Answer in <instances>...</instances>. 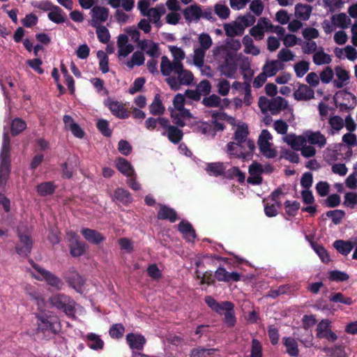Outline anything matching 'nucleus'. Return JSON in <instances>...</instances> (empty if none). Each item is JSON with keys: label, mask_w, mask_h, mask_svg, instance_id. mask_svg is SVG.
<instances>
[{"label": "nucleus", "mask_w": 357, "mask_h": 357, "mask_svg": "<svg viewBox=\"0 0 357 357\" xmlns=\"http://www.w3.org/2000/svg\"><path fill=\"white\" fill-rule=\"evenodd\" d=\"M335 71L337 79L333 80V86L337 89H341L348 83L349 73L341 67H336Z\"/></svg>", "instance_id": "obj_30"}, {"label": "nucleus", "mask_w": 357, "mask_h": 357, "mask_svg": "<svg viewBox=\"0 0 357 357\" xmlns=\"http://www.w3.org/2000/svg\"><path fill=\"white\" fill-rule=\"evenodd\" d=\"M242 43L244 46V52L245 54H252L253 56L259 54L260 50L255 45L251 36L245 35L242 39Z\"/></svg>", "instance_id": "obj_37"}, {"label": "nucleus", "mask_w": 357, "mask_h": 357, "mask_svg": "<svg viewBox=\"0 0 357 357\" xmlns=\"http://www.w3.org/2000/svg\"><path fill=\"white\" fill-rule=\"evenodd\" d=\"M306 143L316 146L318 148H324L327 144V138L320 131L307 130L305 132Z\"/></svg>", "instance_id": "obj_16"}, {"label": "nucleus", "mask_w": 357, "mask_h": 357, "mask_svg": "<svg viewBox=\"0 0 357 357\" xmlns=\"http://www.w3.org/2000/svg\"><path fill=\"white\" fill-rule=\"evenodd\" d=\"M249 135L248 126L245 123L242 125H238L236 128V130L234 132V141L242 146V144L248 139V136Z\"/></svg>", "instance_id": "obj_35"}, {"label": "nucleus", "mask_w": 357, "mask_h": 357, "mask_svg": "<svg viewBox=\"0 0 357 357\" xmlns=\"http://www.w3.org/2000/svg\"><path fill=\"white\" fill-rule=\"evenodd\" d=\"M56 185L52 181L43 182L36 186V190L39 195L45 197L52 195Z\"/></svg>", "instance_id": "obj_40"}, {"label": "nucleus", "mask_w": 357, "mask_h": 357, "mask_svg": "<svg viewBox=\"0 0 357 357\" xmlns=\"http://www.w3.org/2000/svg\"><path fill=\"white\" fill-rule=\"evenodd\" d=\"M169 50L173 56L172 61L177 62L178 63H183V60L185 57V54L184 51L181 47H178L174 45L169 46Z\"/></svg>", "instance_id": "obj_62"}, {"label": "nucleus", "mask_w": 357, "mask_h": 357, "mask_svg": "<svg viewBox=\"0 0 357 357\" xmlns=\"http://www.w3.org/2000/svg\"><path fill=\"white\" fill-rule=\"evenodd\" d=\"M145 58L142 52L137 51L133 53L130 60L126 63L129 69H132L135 66H142L144 64Z\"/></svg>", "instance_id": "obj_51"}, {"label": "nucleus", "mask_w": 357, "mask_h": 357, "mask_svg": "<svg viewBox=\"0 0 357 357\" xmlns=\"http://www.w3.org/2000/svg\"><path fill=\"white\" fill-rule=\"evenodd\" d=\"M215 351L214 349H194L191 351L190 357H210Z\"/></svg>", "instance_id": "obj_64"}, {"label": "nucleus", "mask_w": 357, "mask_h": 357, "mask_svg": "<svg viewBox=\"0 0 357 357\" xmlns=\"http://www.w3.org/2000/svg\"><path fill=\"white\" fill-rule=\"evenodd\" d=\"M330 324L331 322L328 319L321 320L317 326V337L335 342L337 339V336L329 328Z\"/></svg>", "instance_id": "obj_11"}, {"label": "nucleus", "mask_w": 357, "mask_h": 357, "mask_svg": "<svg viewBox=\"0 0 357 357\" xmlns=\"http://www.w3.org/2000/svg\"><path fill=\"white\" fill-rule=\"evenodd\" d=\"M166 13V8L163 4L158 5L154 8H151L144 17H147V20L154 24L158 28L162 26L160 18Z\"/></svg>", "instance_id": "obj_17"}, {"label": "nucleus", "mask_w": 357, "mask_h": 357, "mask_svg": "<svg viewBox=\"0 0 357 357\" xmlns=\"http://www.w3.org/2000/svg\"><path fill=\"white\" fill-rule=\"evenodd\" d=\"M97 57L99 59L100 70L103 73L109 72V58L107 54L102 50L97 52Z\"/></svg>", "instance_id": "obj_60"}, {"label": "nucleus", "mask_w": 357, "mask_h": 357, "mask_svg": "<svg viewBox=\"0 0 357 357\" xmlns=\"http://www.w3.org/2000/svg\"><path fill=\"white\" fill-rule=\"evenodd\" d=\"M66 282L69 285L75 289L77 292L82 294L84 292V279L75 270H70L65 277Z\"/></svg>", "instance_id": "obj_12"}, {"label": "nucleus", "mask_w": 357, "mask_h": 357, "mask_svg": "<svg viewBox=\"0 0 357 357\" xmlns=\"http://www.w3.org/2000/svg\"><path fill=\"white\" fill-rule=\"evenodd\" d=\"M157 125H159L162 128L167 126V119L164 117H159L157 119L150 117L148 118L145 121L146 128L148 130H154Z\"/></svg>", "instance_id": "obj_49"}, {"label": "nucleus", "mask_w": 357, "mask_h": 357, "mask_svg": "<svg viewBox=\"0 0 357 357\" xmlns=\"http://www.w3.org/2000/svg\"><path fill=\"white\" fill-rule=\"evenodd\" d=\"M272 135L268 130H262L258 138V146L261 154L267 158H273L277 155V151L272 147Z\"/></svg>", "instance_id": "obj_6"}, {"label": "nucleus", "mask_w": 357, "mask_h": 357, "mask_svg": "<svg viewBox=\"0 0 357 357\" xmlns=\"http://www.w3.org/2000/svg\"><path fill=\"white\" fill-rule=\"evenodd\" d=\"M328 124L331 126L329 134L331 135L339 132L344 126V120L340 116H333L330 117Z\"/></svg>", "instance_id": "obj_41"}, {"label": "nucleus", "mask_w": 357, "mask_h": 357, "mask_svg": "<svg viewBox=\"0 0 357 357\" xmlns=\"http://www.w3.org/2000/svg\"><path fill=\"white\" fill-rule=\"evenodd\" d=\"M109 9L107 8L96 6L91 10V19L89 24L91 26H97L105 22L109 17Z\"/></svg>", "instance_id": "obj_8"}, {"label": "nucleus", "mask_w": 357, "mask_h": 357, "mask_svg": "<svg viewBox=\"0 0 357 357\" xmlns=\"http://www.w3.org/2000/svg\"><path fill=\"white\" fill-rule=\"evenodd\" d=\"M283 142L287 144L294 151H299L303 145L306 144L305 135H296L294 133H290L282 137Z\"/></svg>", "instance_id": "obj_19"}, {"label": "nucleus", "mask_w": 357, "mask_h": 357, "mask_svg": "<svg viewBox=\"0 0 357 357\" xmlns=\"http://www.w3.org/2000/svg\"><path fill=\"white\" fill-rule=\"evenodd\" d=\"M79 160L77 155H72L67 158L66 161L61 164L62 177L70 178L73 172L78 168Z\"/></svg>", "instance_id": "obj_15"}, {"label": "nucleus", "mask_w": 357, "mask_h": 357, "mask_svg": "<svg viewBox=\"0 0 357 357\" xmlns=\"http://www.w3.org/2000/svg\"><path fill=\"white\" fill-rule=\"evenodd\" d=\"M26 128V123L21 118L14 119L10 123V132L13 136H16L22 132Z\"/></svg>", "instance_id": "obj_47"}, {"label": "nucleus", "mask_w": 357, "mask_h": 357, "mask_svg": "<svg viewBox=\"0 0 357 357\" xmlns=\"http://www.w3.org/2000/svg\"><path fill=\"white\" fill-rule=\"evenodd\" d=\"M333 245L339 252L344 255H347L353 249L351 243L342 240L335 241Z\"/></svg>", "instance_id": "obj_54"}, {"label": "nucleus", "mask_w": 357, "mask_h": 357, "mask_svg": "<svg viewBox=\"0 0 357 357\" xmlns=\"http://www.w3.org/2000/svg\"><path fill=\"white\" fill-rule=\"evenodd\" d=\"M226 167L222 162L208 163L206 167V172L210 176H218L225 174Z\"/></svg>", "instance_id": "obj_43"}, {"label": "nucleus", "mask_w": 357, "mask_h": 357, "mask_svg": "<svg viewBox=\"0 0 357 357\" xmlns=\"http://www.w3.org/2000/svg\"><path fill=\"white\" fill-rule=\"evenodd\" d=\"M184 104H185L184 96L181 93L176 94L174 96V100H173V105H174L175 109H176L178 112L179 114L181 116L190 117L191 114L188 109H185Z\"/></svg>", "instance_id": "obj_33"}, {"label": "nucleus", "mask_w": 357, "mask_h": 357, "mask_svg": "<svg viewBox=\"0 0 357 357\" xmlns=\"http://www.w3.org/2000/svg\"><path fill=\"white\" fill-rule=\"evenodd\" d=\"M311 12L312 6L309 5L297 4L295 7L296 16L302 20H307Z\"/></svg>", "instance_id": "obj_48"}, {"label": "nucleus", "mask_w": 357, "mask_h": 357, "mask_svg": "<svg viewBox=\"0 0 357 357\" xmlns=\"http://www.w3.org/2000/svg\"><path fill=\"white\" fill-rule=\"evenodd\" d=\"M198 42L199 45L194 48L192 61L195 66L202 67L206 52L211 47L213 41L208 33H202L198 37Z\"/></svg>", "instance_id": "obj_4"}, {"label": "nucleus", "mask_w": 357, "mask_h": 357, "mask_svg": "<svg viewBox=\"0 0 357 357\" xmlns=\"http://www.w3.org/2000/svg\"><path fill=\"white\" fill-rule=\"evenodd\" d=\"M294 97L297 100L307 101L314 97V90L307 84H301L294 93Z\"/></svg>", "instance_id": "obj_23"}, {"label": "nucleus", "mask_w": 357, "mask_h": 357, "mask_svg": "<svg viewBox=\"0 0 357 357\" xmlns=\"http://www.w3.org/2000/svg\"><path fill=\"white\" fill-rule=\"evenodd\" d=\"M237 66L235 63H229L227 60L220 66V72L229 78H235Z\"/></svg>", "instance_id": "obj_52"}, {"label": "nucleus", "mask_w": 357, "mask_h": 357, "mask_svg": "<svg viewBox=\"0 0 357 357\" xmlns=\"http://www.w3.org/2000/svg\"><path fill=\"white\" fill-rule=\"evenodd\" d=\"M87 346L93 350H100L104 347V342L98 335L89 333L86 335Z\"/></svg>", "instance_id": "obj_34"}, {"label": "nucleus", "mask_w": 357, "mask_h": 357, "mask_svg": "<svg viewBox=\"0 0 357 357\" xmlns=\"http://www.w3.org/2000/svg\"><path fill=\"white\" fill-rule=\"evenodd\" d=\"M244 28L253 26L255 22H256V17L254 15H252L250 13H247L243 15H240L238 17L236 20Z\"/></svg>", "instance_id": "obj_56"}, {"label": "nucleus", "mask_w": 357, "mask_h": 357, "mask_svg": "<svg viewBox=\"0 0 357 357\" xmlns=\"http://www.w3.org/2000/svg\"><path fill=\"white\" fill-rule=\"evenodd\" d=\"M178 231L182 233L184 238L188 241H192L195 239L196 236L195 231L189 222L184 221L181 222L178 225Z\"/></svg>", "instance_id": "obj_38"}, {"label": "nucleus", "mask_w": 357, "mask_h": 357, "mask_svg": "<svg viewBox=\"0 0 357 357\" xmlns=\"http://www.w3.org/2000/svg\"><path fill=\"white\" fill-rule=\"evenodd\" d=\"M150 113L153 115L163 114L165 110L159 94H156L152 103L149 106Z\"/></svg>", "instance_id": "obj_46"}, {"label": "nucleus", "mask_w": 357, "mask_h": 357, "mask_svg": "<svg viewBox=\"0 0 357 357\" xmlns=\"http://www.w3.org/2000/svg\"><path fill=\"white\" fill-rule=\"evenodd\" d=\"M310 69V63L306 61H301L294 65V70L298 77H302Z\"/></svg>", "instance_id": "obj_63"}, {"label": "nucleus", "mask_w": 357, "mask_h": 357, "mask_svg": "<svg viewBox=\"0 0 357 357\" xmlns=\"http://www.w3.org/2000/svg\"><path fill=\"white\" fill-rule=\"evenodd\" d=\"M214 12L221 20H227L230 15L229 7L222 3H216L214 6Z\"/></svg>", "instance_id": "obj_59"}, {"label": "nucleus", "mask_w": 357, "mask_h": 357, "mask_svg": "<svg viewBox=\"0 0 357 357\" xmlns=\"http://www.w3.org/2000/svg\"><path fill=\"white\" fill-rule=\"evenodd\" d=\"M284 67V63L280 61L271 60L266 62L262 70L268 77H272L276 75L279 70H282Z\"/></svg>", "instance_id": "obj_31"}, {"label": "nucleus", "mask_w": 357, "mask_h": 357, "mask_svg": "<svg viewBox=\"0 0 357 357\" xmlns=\"http://www.w3.org/2000/svg\"><path fill=\"white\" fill-rule=\"evenodd\" d=\"M313 62L317 66L329 64L332 61L331 55L324 52L323 47H319L313 55Z\"/></svg>", "instance_id": "obj_39"}, {"label": "nucleus", "mask_w": 357, "mask_h": 357, "mask_svg": "<svg viewBox=\"0 0 357 357\" xmlns=\"http://www.w3.org/2000/svg\"><path fill=\"white\" fill-rule=\"evenodd\" d=\"M287 106L288 102L284 98L277 96L271 99L269 112L273 115L278 114L282 110L285 109Z\"/></svg>", "instance_id": "obj_29"}, {"label": "nucleus", "mask_w": 357, "mask_h": 357, "mask_svg": "<svg viewBox=\"0 0 357 357\" xmlns=\"http://www.w3.org/2000/svg\"><path fill=\"white\" fill-rule=\"evenodd\" d=\"M48 18L56 24L63 23L66 20L62 9L57 6H52V10L48 13Z\"/></svg>", "instance_id": "obj_45"}, {"label": "nucleus", "mask_w": 357, "mask_h": 357, "mask_svg": "<svg viewBox=\"0 0 357 357\" xmlns=\"http://www.w3.org/2000/svg\"><path fill=\"white\" fill-rule=\"evenodd\" d=\"M183 15L188 23L197 22L201 18V6L197 4L189 6L183 9Z\"/></svg>", "instance_id": "obj_25"}, {"label": "nucleus", "mask_w": 357, "mask_h": 357, "mask_svg": "<svg viewBox=\"0 0 357 357\" xmlns=\"http://www.w3.org/2000/svg\"><path fill=\"white\" fill-rule=\"evenodd\" d=\"M69 241L70 252L73 257H79L84 252L85 243L79 240V236L73 231L67 233Z\"/></svg>", "instance_id": "obj_9"}, {"label": "nucleus", "mask_w": 357, "mask_h": 357, "mask_svg": "<svg viewBox=\"0 0 357 357\" xmlns=\"http://www.w3.org/2000/svg\"><path fill=\"white\" fill-rule=\"evenodd\" d=\"M126 341L130 349L136 350H142L146 342L143 335L132 333L126 335Z\"/></svg>", "instance_id": "obj_27"}, {"label": "nucleus", "mask_w": 357, "mask_h": 357, "mask_svg": "<svg viewBox=\"0 0 357 357\" xmlns=\"http://www.w3.org/2000/svg\"><path fill=\"white\" fill-rule=\"evenodd\" d=\"M116 165L119 171L126 176H131L134 173L130 163L123 158H119L116 160Z\"/></svg>", "instance_id": "obj_44"}, {"label": "nucleus", "mask_w": 357, "mask_h": 357, "mask_svg": "<svg viewBox=\"0 0 357 357\" xmlns=\"http://www.w3.org/2000/svg\"><path fill=\"white\" fill-rule=\"evenodd\" d=\"M263 167L261 164L254 162L250 166L248 172L250 176H248L247 181L248 183L252 185H260L263 181L261 174L264 172Z\"/></svg>", "instance_id": "obj_14"}, {"label": "nucleus", "mask_w": 357, "mask_h": 357, "mask_svg": "<svg viewBox=\"0 0 357 357\" xmlns=\"http://www.w3.org/2000/svg\"><path fill=\"white\" fill-rule=\"evenodd\" d=\"M20 242L16 245V252L18 255L26 257L31 252L32 241L26 234H19Z\"/></svg>", "instance_id": "obj_21"}, {"label": "nucleus", "mask_w": 357, "mask_h": 357, "mask_svg": "<svg viewBox=\"0 0 357 357\" xmlns=\"http://www.w3.org/2000/svg\"><path fill=\"white\" fill-rule=\"evenodd\" d=\"M162 129H164V131L162 135L167 136L171 142L178 144L181 141L183 136V131L176 126L171 125L169 119H167V126L163 127Z\"/></svg>", "instance_id": "obj_18"}, {"label": "nucleus", "mask_w": 357, "mask_h": 357, "mask_svg": "<svg viewBox=\"0 0 357 357\" xmlns=\"http://www.w3.org/2000/svg\"><path fill=\"white\" fill-rule=\"evenodd\" d=\"M93 27L96 28V33L100 43L106 44L109 41L110 33L107 28L102 25Z\"/></svg>", "instance_id": "obj_55"}, {"label": "nucleus", "mask_w": 357, "mask_h": 357, "mask_svg": "<svg viewBox=\"0 0 357 357\" xmlns=\"http://www.w3.org/2000/svg\"><path fill=\"white\" fill-rule=\"evenodd\" d=\"M196 130L198 132L211 138L215 135V131L213 126L206 122H199L196 126Z\"/></svg>", "instance_id": "obj_50"}, {"label": "nucleus", "mask_w": 357, "mask_h": 357, "mask_svg": "<svg viewBox=\"0 0 357 357\" xmlns=\"http://www.w3.org/2000/svg\"><path fill=\"white\" fill-rule=\"evenodd\" d=\"M331 20L336 28L346 29L351 24V19L345 13L333 15Z\"/></svg>", "instance_id": "obj_42"}, {"label": "nucleus", "mask_w": 357, "mask_h": 357, "mask_svg": "<svg viewBox=\"0 0 357 357\" xmlns=\"http://www.w3.org/2000/svg\"><path fill=\"white\" fill-rule=\"evenodd\" d=\"M52 306L62 310L67 316L74 317L75 313V302L70 296L63 294H56L49 298Z\"/></svg>", "instance_id": "obj_3"}, {"label": "nucleus", "mask_w": 357, "mask_h": 357, "mask_svg": "<svg viewBox=\"0 0 357 357\" xmlns=\"http://www.w3.org/2000/svg\"><path fill=\"white\" fill-rule=\"evenodd\" d=\"M157 217L160 220H167L170 222H174L178 219L175 210L165 205L161 206L158 211Z\"/></svg>", "instance_id": "obj_32"}, {"label": "nucleus", "mask_w": 357, "mask_h": 357, "mask_svg": "<svg viewBox=\"0 0 357 357\" xmlns=\"http://www.w3.org/2000/svg\"><path fill=\"white\" fill-rule=\"evenodd\" d=\"M202 104L207 107H221V98L216 94H212L204 98Z\"/></svg>", "instance_id": "obj_57"}, {"label": "nucleus", "mask_w": 357, "mask_h": 357, "mask_svg": "<svg viewBox=\"0 0 357 357\" xmlns=\"http://www.w3.org/2000/svg\"><path fill=\"white\" fill-rule=\"evenodd\" d=\"M114 198L123 204H128L132 202L130 193L121 188H118L114 192Z\"/></svg>", "instance_id": "obj_53"}, {"label": "nucleus", "mask_w": 357, "mask_h": 357, "mask_svg": "<svg viewBox=\"0 0 357 357\" xmlns=\"http://www.w3.org/2000/svg\"><path fill=\"white\" fill-rule=\"evenodd\" d=\"M328 298L330 301L333 303H340L347 305H350L353 303L351 298L345 296L340 292L331 294Z\"/></svg>", "instance_id": "obj_58"}, {"label": "nucleus", "mask_w": 357, "mask_h": 357, "mask_svg": "<svg viewBox=\"0 0 357 357\" xmlns=\"http://www.w3.org/2000/svg\"><path fill=\"white\" fill-rule=\"evenodd\" d=\"M240 146L236 142H231L227 144V152L230 155H235L238 158H246V154L243 153L240 149Z\"/></svg>", "instance_id": "obj_61"}, {"label": "nucleus", "mask_w": 357, "mask_h": 357, "mask_svg": "<svg viewBox=\"0 0 357 357\" xmlns=\"http://www.w3.org/2000/svg\"><path fill=\"white\" fill-rule=\"evenodd\" d=\"M33 268L40 274V276L35 275L32 274V276L38 280H45L47 283L54 287L57 289H61L62 282L61 280L56 276L54 274L52 273L49 271L40 267L39 265L36 264L33 261L31 262Z\"/></svg>", "instance_id": "obj_7"}, {"label": "nucleus", "mask_w": 357, "mask_h": 357, "mask_svg": "<svg viewBox=\"0 0 357 357\" xmlns=\"http://www.w3.org/2000/svg\"><path fill=\"white\" fill-rule=\"evenodd\" d=\"M105 105L109 107L113 115L119 119H126L130 116V112L125 107V105L121 102L107 99L105 101Z\"/></svg>", "instance_id": "obj_13"}, {"label": "nucleus", "mask_w": 357, "mask_h": 357, "mask_svg": "<svg viewBox=\"0 0 357 357\" xmlns=\"http://www.w3.org/2000/svg\"><path fill=\"white\" fill-rule=\"evenodd\" d=\"M183 63H178L174 61H171L167 56H162L160 62V72L162 75L167 77H170L173 74L176 73Z\"/></svg>", "instance_id": "obj_10"}, {"label": "nucleus", "mask_w": 357, "mask_h": 357, "mask_svg": "<svg viewBox=\"0 0 357 357\" xmlns=\"http://www.w3.org/2000/svg\"><path fill=\"white\" fill-rule=\"evenodd\" d=\"M215 278L220 282H238L241 280V275L237 272L229 273L223 267L220 266L215 272Z\"/></svg>", "instance_id": "obj_22"}, {"label": "nucleus", "mask_w": 357, "mask_h": 357, "mask_svg": "<svg viewBox=\"0 0 357 357\" xmlns=\"http://www.w3.org/2000/svg\"><path fill=\"white\" fill-rule=\"evenodd\" d=\"M10 139L7 132L3 135V142L0 154V191L7 183L10 174Z\"/></svg>", "instance_id": "obj_1"}, {"label": "nucleus", "mask_w": 357, "mask_h": 357, "mask_svg": "<svg viewBox=\"0 0 357 357\" xmlns=\"http://www.w3.org/2000/svg\"><path fill=\"white\" fill-rule=\"evenodd\" d=\"M81 233L86 241L92 244L98 245L105 240L104 236L95 229L84 228Z\"/></svg>", "instance_id": "obj_26"}, {"label": "nucleus", "mask_w": 357, "mask_h": 357, "mask_svg": "<svg viewBox=\"0 0 357 357\" xmlns=\"http://www.w3.org/2000/svg\"><path fill=\"white\" fill-rule=\"evenodd\" d=\"M138 47L152 58H157L160 55L159 45L151 40H142L139 42Z\"/></svg>", "instance_id": "obj_24"}, {"label": "nucleus", "mask_w": 357, "mask_h": 357, "mask_svg": "<svg viewBox=\"0 0 357 357\" xmlns=\"http://www.w3.org/2000/svg\"><path fill=\"white\" fill-rule=\"evenodd\" d=\"M223 27L225 34L230 38L242 36L245 31L244 28L237 20L225 24Z\"/></svg>", "instance_id": "obj_28"}, {"label": "nucleus", "mask_w": 357, "mask_h": 357, "mask_svg": "<svg viewBox=\"0 0 357 357\" xmlns=\"http://www.w3.org/2000/svg\"><path fill=\"white\" fill-rule=\"evenodd\" d=\"M118 56L119 57H126L133 50L134 47L128 43V37L125 34H121L117 38Z\"/></svg>", "instance_id": "obj_20"}, {"label": "nucleus", "mask_w": 357, "mask_h": 357, "mask_svg": "<svg viewBox=\"0 0 357 357\" xmlns=\"http://www.w3.org/2000/svg\"><path fill=\"white\" fill-rule=\"evenodd\" d=\"M165 81L171 89L178 91L181 89V86H189L192 84L194 75L191 71L185 69L183 64L176 73L170 77H167Z\"/></svg>", "instance_id": "obj_2"}, {"label": "nucleus", "mask_w": 357, "mask_h": 357, "mask_svg": "<svg viewBox=\"0 0 357 357\" xmlns=\"http://www.w3.org/2000/svg\"><path fill=\"white\" fill-rule=\"evenodd\" d=\"M283 344L287 349V353L293 357L298 356L299 350L296 340L291 337H284L282 339Z\"/></svg>", "instance_id": "obj_36"}, {"label": "nucleus", "mask_w": 357, "mask_h": 357, "mask_svg": "<svg viewBox=\"0 0 357 357\" xmlns=\"http://www.w3.org/2000/svg\"><path fill=\"white\" fill-rule=\"evenodd\" d=\"M37 331L45 335H55L59 331V323L57 319L52 316L37 317Z\"/></svg>", "instance_id": "obj_5"}]
</instances>
